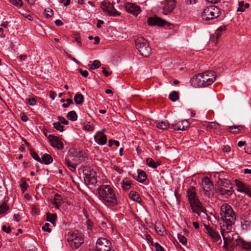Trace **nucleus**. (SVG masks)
Returning <instances> with one entry per match:
<instances>
[{
  "label": "nucleus",
  "mask_w": 251,
  "mask_h": 251,
  "mask_svg": "<svg viewBox=\"0 0 251 251\" xmlns=\"http://www.w3.org/2000/svg\"><path fill=\"white\" fill-rule=\"evenodd\" d=\"M2 230L3 231H4V232H6V233H9V232H10V231H11V228H10V226H8V227H7L6 226H4H4H2Z\"/></svg>",
  "instance_id": "59"
},
{
  "label": "nucleus",
  "mask_w": 251,
  "mask_h": 251,
  "mask_svg": "<svg viewBox=\"0 0 251 251\" xmlns=\"http://www.w3.org/2000/svg\"><path fill=\"white\" fill-rule=\"evenodd\" d=\"M100 7L103 11L107 12L110 16H116L119 15V13L108 0L101 2Z\"/></svg>",
  "instance_id": "12"
},
{
  "label": "nucleus",
  "mask_w": 251,
  "mask_h": 251,
  "mask_svg": "<svg viewBox=\"0 0 251 251\" xmlns=\"http://www.w3.org/2000/svg\"><path fill=\"white\" fill-rule=\"evenodd\" d=\"M218 192L224 198H227L233 193V190L232 189H226L222 187H219Z\"/></svg>",
  "instance_id": "24"
},
{
  "label": "nucleus",
  "mask_w": 251,
  "mask_h": 251,
  "mask_svg": "<svg viewBox=\"0 0 251 251\" xmlns=\"http://www.w3.org/2000/svg\"><path fill=\"white\" fill-rule=\"evenodd\" d=\"M21 118L24 122H26L28 120L27 116L24 113L21 114Z\"/></svg>",
  "instance_id": "60"
},
{
  "label": "nucleus",
  "mask_w": 251,
  "mask_h": 251,
  "mask_svg": "<svg viewBox=\"0 0 251 251\" xmlns=\"http://www.w3.org/2000/svg\"><path fill=\"white\" fill-rule=\"evenodd\" d=\"M41 159L42 162H44L46 165L50 164L53 161V159L51 155L47 153L44 154Z\"/></svg>",
  "instance_id": "30"
},
{
  "label": "nucleus",
  "mask_w": 251,
  "mask_h": 251,
  "mask_svg": "<svg viewBox=\"0 0 251 251\" xmlns=\"http://www.w3.org/2000/svg\"><path fill=\"white\" fill-rule=\"evenodd\" d=\"M201 187L203 191L205 192V195L209 197L210 193L209 191L213 188V184L208 177H204L202 179Z\"/></svg>",
  "instance_id": "14"
},
{
  "label": "nucleus",
  "mask_w": 251,
  "mask_h": 251,
  "mask_svg": "<svg viewBox=\"0 0 251 251\" xmlns=\"http://www.w3.org/2000/svg\"><path fill=\"white\" fill-rule=\"evenodd\" d=\"M98 197L101 202L108 207H113L118 204L117 195L109 185H100L98 189Z\"/></svg>",
  "instance_id": "1"
},
{
  "label": "nucleus",
  "mask_w": 251,
  "mask_h": 251,
  "mask_svg": "<svg viewBox=\"0 0 251 251\" xmlns=\"http://www.w3.org/2000/svg\"><path fill=\"white\" fill-rule=\"evenodd\" d=\"M30 154L31 155V156H32V157L36 161L40 162V163H42V161H41V159H40V158L39 157V156H38V154L34 151H30Z\"/></svg>",
  "instance_id": "45"
},
{
  "label": "nucleus",
  "mask_w": 251,
  "mask_h": 251,
  "mask_svg": "<svg viewBox=\"0 0 251 251\" xmlns=\"http://www.w3.org/2000/svg\"><path fill=\"white\" fill-rule=\"evenodd\" d=\"M238 5L237 11L239 12H244L246 8H248L250 6L249 3H244L243 1H239Z\"/></svg>",
  "instance_id": "33"
},
{
  "label": "nucleus",
  "mask_w": 251,
  "mask_h": 251,
  "mask_svg": "<svg viewBox=\"0 0 251 251\" xmlns=\"http://www.w3.org/2000/svg\"><path fill=\"white\" fill-rule=\"evenodd\" d=\"M147 23L149 25L151 26H163L165 25L167 22L157 17H149L148 19Z\"/></svg>",
  "instance_id": "15"
},
{
  "label": "nucleus",
  "mask_w": 251,
  "mask_h": 251,
  "mask_svg": "<svg viewBox=\"0 0 251 251\" xmlns=\"http://www.w3.org/2000/svg\"><path fill=\"white\" fill-rule=\"evenodd\" d=\"M45 13L46 14V17L47 18H49L53 15V11L50 8H46L45 9Z\"/></svg>",
  "instance_id": "46"
},
{
  "label": "nucleus",
  "mask_w": 251,
  "mask_h": 251,
  "mask_svg": "<svg viewBox=\"0 0 251 251\" xmlns=\"http://www.w3.org/2000/svg\"><path fill=\"white\" fill-rule=\"evenodd\" d=\"M57 219V215L56 214L47 213V221L55 225V222Z\"/></svg>",
  "instance_id": "32"
},
{
  "label": "nucleus",
  "mask_w": 251,
  "mask_h": 251,
  "mask_svg": "<svg viewBox=\"0 0 251 251\" xmlns=\"http://www.w3.org/2000/svg\"><path fill=\"white\" fill-rule=\"evenodd\" d=\"M220 216L223 222L221 225H233L236 221V215L231 206L227 203L223 204L220 208Z\"/></svg>",
  "instance_id": "3"
},
{
  "label": "nucleus",
  "mask_w": 251,
  "mask_h": 251,
  "mask_svg": "<svg viewBox=\"0 0 251 251\" xmlns=\"http://www.w3.org/2000/svg\"><path fill=\"white\" fill-rule=\"evenodd\" d=\"M129 198L135 201L140 202L141 199L138 194L136 192L132 191L129 194Z\"/></svg>",
  "instance_id": "31"
},
{
  "label": "nucleus",
  "mask_w": 251,
  "mask_h": 251,
  "mask_svg": "<svg viewBox=\"0 0 251 251\" xmlns=\"http://www.w3.org/2000/svg\"><path fill=\"white\" fill-rule=\"evenodd\" d=\"M14 220L16 222L20 221L21 217L19 214H14L13 216Z\"/></svg>",
  "instance_id": "63"
},
{
  "label": "nucleus",
  "mask_w": 251,
  "mask_h": 251,
  "mask_svg": "<svg viewBox=\"0 0 251 251\" xmlns=\"http://www.w3.org/2000/svg\"><path fill=\"white\" fill-rule=\"evenodd\" d=\"M236 243L238 246H240L243 249L251 251V242H247L241 238H238L236 239Z\"/></svg>",
  "instance_id": "22"
},
{
  "label": "nucleus",
  "mask_w": 251,
  "mask_h": 251,
  "mask_svg": "<svg viewBox=\"0 0 251 251\" xmlns=\"http://www.w3.org/2000/svg\"><path fill=\"white\" fill-rule=\"evenodd\" d=\"M101 65V63L100 61L96 60L90 66V69L92 70H95L99 68Z\"/></svg>",
  "instance_id": "42"
},
{
  "label": "nucleus",
  "mask_w": 251,
  "mask_h": 251,
  "mask_svg": "<svg viewBox=\"0 0 251 251\" xmlns=\"http://www.w3.org/2000/svg\"><path fill=\"white\" fill-rule=\"evenodd\" d=\"M57 118L59 121L58 122H60V123H61L62 124H64L65 125L68 124V121L65 119V117L59 116Z\"/></svg>",
  "instance_id": "51"
},
{
  "label": "nucleus",
  "mask_w": 251,
  "mask_h": 251,
  "mask_svg": "<svg viewBox=\"0 0 251 251\" xmlns=\"http://www.w3.org/2000/svg\"><path fill=\"white\" fill-rule=\"evenodd\" d=\"M67 117L72 121H75L77 120V115L74 111H71L67 114Z\"/></svg>",
  "instance_id": "35"
},
{
  "label": "nucleus",
  "mask_w": 251,
  "mask_h": 251,
  "mask_svg": "<svg viewBox=\"0 0 251 251\" xmlns=\"http://www.w3.org/2000/svg\"><path fill=\"white\" fill-rule=\"evenodd\" d=\"M111 243L109 240L104 238H100L96 242V249L98 251H110Z\"/></svg>",
  "instance_id": "8"
},
{
  "label": "nucleus",
  "mask_w": 251,
  "mask_h": 251,
  "mask_svg": "<svg viewBox=\"0 0 251 251\" xmlns=\"http://www.w3.org/2000/svg\"><path fill=\"white\" fill-rule=\"evenodd\" d=\"M170 99L173 101H175L177 100L179 98L178 93L176 91H173L172 92L169 96Z\"/></svg>",
  "instance_id": "39"
},
{
  "label": "nucleus",
  "mask_w": 251,
  "mask_h": 251,
  "mask_svg": "<svg viewBox=\"0 0 251 251\" xmlns=\"http://www.w3.org/2000/svg\"><path fill=\"white\" fill-rule=\"evenodd\" d=\"M233 225H221V233L224 241V246L229 245L232 241L239 237L237 234L232 232Z\"/></svg>",
  "instance_id": "4"
},
{
  "label": "nucleus",
  "mask_w": 251,
  "mask_h": 251,
  "mask_svg": "<svg viewBox=\"0 0 251 251\" xmlns=\"http://www.w3.org/2000/svg\"><path fill=\"white\" fill-rule=\"evenodd\" d=\"M156 231L159 234L163 235L165 233L164 226L160 222H156L154 225Z\"/></svg>",
  "instance_id": "26"
},
{
  "label": "nucleus",
  "mask_w": 251,
  "mask_h": 251,
  "mask_svg": "<svg viewBox=\"0 0 251 251\" xmlns=\"http://www.w3.org/2000/svg\"><path fill=\"white\" fill-rule=\"evenodd\" d=\"M220 9L215 5L206 7L201 13V18L203 21H209L217 18L221 15Z\"/></svg>",
  "instance_id": "6"
},
{
  "label": "nucleus",
  "mask_w": 251,
  "mask_h": 251,
  "mask_svg": "<svg viewBox=\"0 0 251 251\" xmlns=\"http://www.w3.org/2000/svg\"><path fill=\"white\" fill-rule=\"evenodd\" d=\"M202 79L204 80V84L205 87L211 84L216 78V74L215 72L212 71H205L201 73Z\"/></svg>",
  "instance_id": "11"
},
{
  "label": "nucleus",
  "mask_w": 251,
  "mask_h": 251,
  "mask_svg": "<svg viewBox=\"0 0 251 251\" xmlns=\"http://www.w3.org/2000/svg\"><path fill=\"white\" fill-rule=\"evenodd\" d=\"M27 58L26 55H21L19 57V60L21 62L25 61Z\"/></svg>",
  "instance_id": "61"
},
{
  "label": "nucleus",
  "mask_w": 251,
  "mask_h": 251,
  "mask_svg": "<svg viewBox=\"0 0 251 251\" xmlns=\"http://www.w3.org/2000/svg\"><path fill=\"white\" fill-rule=\"evenodd\" d=\"M155 247L156 251H164L163 247L157 242L155 243Z\"/></svg>",
  "instance_id": "58"
},
{
  "label": "nucleus",
  "mask_w": 251,
  "mask_h": 251,
  "mask_svg": "<svg viewBox=\"0 0 251 251\" xmlns=\"http://www.w3.org/2000/svg\"><path fill=\"white\" fill-rule=\"evenodd\" d=\"M244 228L249 229L251 226V221L245 220L244 223L242 225Z\"/></svg>",
  "instance_id": "48"
},
{
  "label": "nucleus",
  "mask_w": 251,
  "mask_h": 251,
  "mask_svg": "<svg viewBox=\"0 0 251 251\" xmlns=\"http://www.w3.org/2000/svg\"><path fill=\"white\" fill-rule=\"evenodd\" d=\"M84 98L82 94H76L74 97V100L76 104H80L83 102Z\"/></svg>",
  "instance_id": "34"
},
{
  "label": "nucleus",
  "mask_w": 251,
  "mask_h": 251,
  "mask_svg": "<svg viewBox=\"0 0 251 251\" xmlns=\"http://www.w3.org/2000/svg\"><path fill=\"white\" fill-rule=\"evenodd\" d=\"M28 103L31 105H34L36 104V100L34 98H31L26 99Z\"/></svg>",
  "instance_id": "53"
},
{
  "label": "nucleus",
  "mask_w": 251,
  "mask_h": 251,
  "mask_svg": "<svg viewBox=\"0 0 251 251\" xmlns=\"http://www.w3.org/2000/svg\"><path fill=\"white\" fill-rule=\"evenodd\" d=\"M53 127L56 130L60 131H63L64 130V126L61 125L60 122H56L53 124Z\"/></svg>",
  "instance_id": "44"
},
{
  "label": "nucleus",
  "mask_w": 251,
  "mask_h": 251,
  "mask_svg": "<svg viewBox=\"0 0 251 251\" xmlns=\"http://www.w3.org/2000/svg\"><path fill=\"white\" fill-rule=\"evenodd\" d=\"M65 163L72 172H74L76 170V167L78 164L76 162L73 161L71 158L67 155L65 158Z\"/></svg>",
  "instance_id": "23"
},
{
  "label": "nucleus",
  "mask_w": 251,
  "mask_h": 251,
  "mask_svg": "<svg viewBox=\"0 0 251 251\" xmlns=\"http://www.w3.org/2000/svg\"><path fill=\"white\" fill-rule=\"evenodd\" d=\"M126 10L134 15L137 16L141 12L140 8L132 3H128L126 7Z\"/></svg>",
  "instance_id": "21"
},
{
  "label": "nucleus",
  "mask_w": 251,
  "mask_h": 251,
  "mask_svg": "<svg viewBox=\"0 0 251 251\" xmlns=\"http://www.w3.org/2000/svg\"><path fill=\"white\" fill-rule=\"evenodd\" d=\"M74 41L76 42L78 46H81V43L80 40V36L78 35H75L73 37Z\"/></svg>",
  "instance_id": "52"
},
{
  "label": "nucleus",
  "mask_w": 251,
  "mask_h": 251,
  "mask_svg": "<svg viewBox=\"0 0 251 251\" xmlns=\"http://www.w3.org/2000/svg\"><path fill=\"white\" fill-rule=\"evenodd\" d=\"M138 180L140 182L143 183L146 179V178H147L146 174L145 173V172L144 171H141L138 173Z\"/></svg>",
  "instance_id": "37"
},
{
  "label": "nucleus",
  "mask_w": 251,
  "mask_h": 251,
  "mask_svg": "<svg viewBox=\"0 0 251 251\" xmlns=\"http://www.w3.org/2000/svg\"><path fill=\"white\" fill-rule=\"evenodd\" d=\"M66 101L67 102V103H63L62 105V106L64 108H67L69 107V105L71 103H73V100L71 99H67L66 100Z\"/></svg>",
  "instance_id": "55"
},
{
  "label": "nucleus",
  "mask_w": 251,
  "mask_h": 251,
  "mask_svg": "<svg viewBox=\"0 0 251 251\" xmlns=\"http://www.w3.org/2000/svg\"><path fill=\"white\" fill-rule=\"evenodd\" d=\"M189 126V123L186 120L179 121L177 123L171 125L172 128L175 130H185Z\"/></svg>",
  "instance_id": "20"
},
{
  "label": "nucleus",
  "mask_w": 251,
  "mask_h": 251,
  "mask_svg": "<svg viewBox=\"0 0 251 251\" xmlns=\"http://www.w3.org/2000/svg\"><path fill=\"white\" fill-rule=\"evenodd\" d=\"M178 239L179 241L183 245H184L187 242L186 238L182 235L181 234H178Z\"/></svg>",
  "instance_id": "50"
},
{
  "label": "nucleus",
  "mask_w": 251,
  "mask_h": 251,
  "mask_svg": "<svg viewBox=\"0 0 251 251\" xmlns=\"http://www.w3.org/2000/svg\"><path fill=\"white\" fill-rule=\"evenodd\" d=\"M135 46L140 54L145 57H148L151 53V48L147 41L142 37L135 39Z\"/></svg>",
  "instance_id": "7"
},
{
  "label": "nucleus",
  "mask_w": 251,
  "mask_h": 251,
  "mask_svg": "<svg viewBox=\"0 0 251 251\" xmlns=\"http://www.w3.org/2000/svg\"><path fill=\"white\" fill-rule=\"evenodd\" d=\"M241 128H242V126H229V129L231 132L237 134L238 130H240Z\"/></svg>",
  "instance_id": "40"
},
{
  "label": "nucleus",
  "mask_w": 251,
  "mask_h": 251,
  "mask_svg": "<svg viewBox=\"0 0 251 251\" xmlns=\"http://www.w3.org/2000/svg\"><path fill=\"white\" fill-rule=\"evenodd\" d=\"M187 194L192 212L199 216L201 212H204L205 209L196 195L195 187L190 186L187 190Z\"/></svg>",
  "instance_id": "2"
},
{
  "label": "nucleus",
  "mask_w": 251,
  "mask_h": 251,
  "mask_svg": "<svg viewBox=\"0 0 251 251\" xmlns=\"http://www.w3.org/2000/svg\"><path fill=\"white\" fill-rule=\"evenodd\" d=\"M28 186V184L25 180L23 181L20 184V187H21V190L23 191V192H25V190L27 189Z\"/></svg>",
  "instance_id": "49"
},
{
  "label": "nucleus",
  "mask_w": 251,
  "mask_h": 251,
  "mask_svg": "<svg viewBox=\"0 0 251 251\" xmlns=\"http://www.w3.org/2000/svg\"><path fill=\"white\" fill-rule=\"evenodd\" d=\"M156 126L159 129L166 130L170 127V124L167 121H161L156 124Z\"/></svg>",
  "instance_id": "29"
},
{
  "label": "nucleus",
  "mask_w": 251,
  "mask_h": 251,
  "mask_svg": "<svg viewBox=\"0 0 251 251\" xmlns=\"http://www.w3.org/2000/svg\"><path fill=\"white\" fill-rule=\"evenodd\" d=\"M175 7V0H164L163 6L164 14H168L171 12Z\"/></svg>",
  "instance_id": "17"
},
{
  "label": "nucleus",
  "mask_w": 251,
  "mask_h": 251,
  "mask_svg": "<svg viewBox=\"0 0 251 251\" xmlns=\"http://www.w3.org/2000/svg\"><path fill=\"white\" fill-rule=\"evenodd\" d=\"M9 209V207L7 205V204L3 202L0 206V214L1 215L4 213L8 209Z\"/></svg>",
  "instance_id": "43"
},
{
  "label": "nucleus",
  "mask_w": 251,
  "mask_h": 251,
  "mask_svg": "<svg viewBox=\"0 0 251 251\" xmlns=\"http://www.w3.org/2000/svg\"><path fill=\"white\" fill-rule=\"evenodd\" d=\"M102 72L103 73V74L105 75V76H108L110 75V74L108 71H106L105 68L102 67Z\"/></svg>",
  "instance_id": "62"
},
{
  "label": "nucleus",
  "mask_w": 251,
  "mask_h": 251,
  "mask_svg": "<svg viewBox=\"0 0 251 251\" xmlns=\"http://www.w3.org/2000/svg\"><path fill=\"white\" fill-rule=\"evenodd\" d=\"M131 186V182L129 180H123L122 181V188L124 190H128Z\"/></svg>",
  "instance_id": "41"
},
{
  "label": "nucleus",
  "mask_w": 251,
  "mask_h": 251,
  "mask_svg": "<svg viewBox=\"0 0 251 251\" xmlns=\"http://www.w3.org/2000/svg\"><path fill=\"white\" fill-rule=\"evenodd\" d=\"M49 139L51 145L58 150H62L64 148V145L61 140L57 136L50 135Z\"/></svg>",
  "instance_id": "16"
},
{
  "label": "nucleus",
  "mask_w": 251,
  "mask_h": 251,
  "mask_svg": "<svg viewBox=\"0 0 251 251\" xmlns=\"http://www.w3.org/2000/svg\"><path fill=\"white\" fill-rule=\"evenodd\" d=\"M219 187H222L226 189H232L230 181L226 178H219L218 181Z\"/></svg>",
  "instance_id": "25"
},
{
  "label": "nucleus",
  "mask_w": 251,
  "mask_h": 251,
  "mask_svg": "<svg viewBox=\"0 0 251 251\" xmlns=\"http://www.w3.org/2000/svg\"><path fill=\"white\" fill-rule=\"evenodd\" d=\"M55 24L57 26H61L63 25V23L60 20H56L55 21Z\"/></svg>",
  "instance_id": "64"
},
{
  "label": "nucleus",
  "mask_w": 251,
  "mask_h": 251,
  "mask_svg": "<svg viewBox=\"0 0 251 251\" xmlns=\"http://www.w3.org/2000/svg\"><path fill=\"white\" fill-rule=\"evenodd\" d=\"M94 140L98 144L103 145L106 143L107 137L105 135L103 134L98 139V135L97 134L94 136Z\"/></svg>",
  "instance_id": "27"
},
{
  "label": "nucleus",
  "mask_w": 251,
  "mask_h": 251,
  "mask_svg": "<svg viewBox=\"0 0 251 251\" xmlns=\"http://www.w3.org/2000/svg\"><path fill=\"white\" fill-rule=\"evenodd\" d=\"M50 224L49 223H46L44 226H42V229L45 231L48 232H51L50 228H49Z\"/></svg>",
  "instance_id": "54"
},
{
  "label": "nucleus",
  "mask_w": 251,
  "mask_h": 251,
  "mask_svg": "<svg viewBox=\"0 0 251 251\" xmlns=\"http://www.w3.org/2000/svg\"><path fill=\"white\" fill-rule=\"evenodd\" d=\"M206 128L208 130L217 129L219 127V125L215 122H209L206 126Z\"/></svg>",
  "instance_id": "36"
},
{
  "label": "nucleus",
  "mask_w": 251,
  "mask_h": 251,
  "mask_svg": "<svg viewBox=\"0 0 251 251\" xmlns=\"http://www.w3.org/2000/svg\"><path fill=\"white\" fill-rule=\"evenodd\" d=\"M80 74L84 77H87L88 75V72L87 70H83L81 69L79 70Z\"/></svg>",
  "instance_id": "57"
},
{
  "label": "nucleus",
  "mask_w": 251,
  "mask_h": 251,
  "mask_svg": "<svg viewBox=\"0 0 251 251\" xmlns=\"http://www.w3.org/2000/svg\"><path fill=\"white\" fill-rule=\"evenodd\" d=\"M68 241L71 248L75 250L83 243V236L77 230L70 231L68 232Z\"/></svg>",
  "instance_id": "5"
},
{
  "label": "nucleus",
  "mask_w": 251,
  "mask_h": 251,
  "mask_svg": "<svg viewBox=\"0 0 251 251\" xmlns=\"http://www.w3.org/2000/svg\"><path fill=\"white\" fill-rule=\"evenodd\" d=\"M61 197L60 195L56 194L53 199L51 201V203L55 207L59 208L61 205Z\"/></svg>",
  "instance_id": "28"
},
{
  "label": "nucleus",
  "mask_w": 251,
  "mask_h": 251,
  "mask_svg": "<svg viewBox=\"0 0 251 251\" xmlns=\"http://www.w3.org/2000/svg\"><path fill=\"white\" fill-rule=\"evenodd\" d=\"M13 4L17 7H20L23 4V2L22 0H19V1L18 0H15L14 2L13 3Z\"/></svg>",
  "instance_id": "56"
},
{
  "label": "nucleus",
  "mask_w": 251,
  "mask_h": 251,
  "mask_svg": "<svg viewBox=\"0 0 251 251\" xmlns=\"http://www.w3.org/2000/svg\"><path fill=\"white\" fill-rule=\"evenodd\" d=\"M204 81L201 74L196 75L191 79V84L194 87H205Z\"/></svg>",
  "instance_id": "19"
},
{
  "label": "nucleus",
  "mask_w": 251,
  "mask_h": 251,
  "mask_svg": "<svg viewBox=\"0 0 251 251\" xmlns=\"http://www.w3.org/2000/svg\"><path fill=\"white\" fill-rule=\"evenodd\" d=\"M83 128L84 130L88 131H91L94 129V126L88 123L84 126Z\"/></svg>",
  "instance_id": "47"
},
{
  "label": "nucleus",
  "mask_w": 251,
  "mask_h": 251,
  "mask_svg": "<svg viewBox=\"0 0 251 251\" xmlns=\"http://www.w3.org/2000/svg\"><path fill=\"white\" fill-rule=\"evenodd\" d=\"M83 173L84 181L87 185H94L97 183V180L95 176L96 172L93 170H85Z\"/></svg>",
  "instance_id": "10"
},
{
  "label": "nucleus",
  "mask_w": 251,
  "mask_h": 251,
  "mask_svg": "<svg viewBox=\"0 0 251 251\" xmlns=\"http://www.w3.org/2000/svg\"><path fill=\"white\" fill-rule=\"evenodd\" d=\"M206 233L214 242H221L220 236L217 231L210 226L205 225Z\"/></svg>",
  "instance_id": "18"
},
{
  "label": "nucleus",
  "mask_w": 251,
  "mask_h": 251,
  "mask_svg": "<svg viewBox=\"0 0 251 251\" xmlns=\"http://www.w3.org/2000/svg\"><path fill=\"white\" fill-rule=\"evenodd\" d=\"M68 155L73 161L76 162L78 164H79L84 161V158L85 157L84 155L81 151L76 149H72L69 150Z\"/></svg>",
  "instance_id": "9"
},
{
  "label": "nucleus",
  "mask_w": 251,
  "mask_h": 251,
  "mask_svg": "<svg viewBox=\"0 0 251 251\" xmlns=\"http://www.w3.org/2000/svg\"><path fill=\"white\" fill-rule=\"evenodd\" d=\"M146 162L150 167H151L152 168L155 169L157 167L156 163L151 158H148L146 160Z\"/></svg>",
  "instance_id": "38"
},
{
  "label": "nucleus",
  "mask_w": 251,
  "mask_h": 251,
  "mask_svg": "<svg viewBox=\"0 0 251 251\" xmlns=\"http://www.w3.org/2000/svg\"><path fill=\"white\" fill-rule=\"evenodd\" d=\"M235 185L237 186V191L240 193H244L251 198V187L238 179L235 180Z\"/></svg>",
  "instance_id": "13"
}]
</instances>
